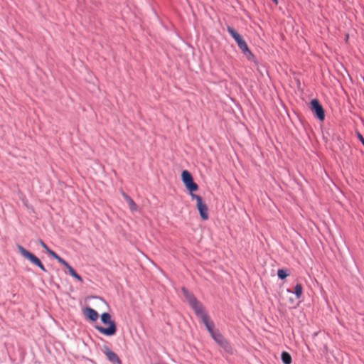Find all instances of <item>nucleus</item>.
<instances>
[{
	"instance_id": "nucleus-3",
	"label": "nucleus",
	"mask_w": 364,
	"mask_h": 364,
	"mask_svg": "<svg viewBox=\"0 0 364 364\" xmlns=\"http://www.w3.org/2000/svg\"><path fill=\"white\" fill-rule=\"evenodd\" d=\"M101 321L105 325H108L107 327L101 326H95V328L102 335L107 336H112L117 333V325L114 320L111 319L110 314L104 312L101 315Z\"/></svg>"
},
{
	"instance_id": "nucleus-20",
	"label": "nucleus",
	"mask_w": 364,
	"mask_h": 364,
	"mask_svg": "<svg viewBox=\"0 0 364 364\" xmlns=\"http://www.w3.org/2000/svg\"><path fill=\"white\" fill-rule=\"evenodd\" d=\"M272 1L277 5L278 4V0H272Z\"/></svg>"
},
{
	"instance_id": "nucleus-15",
	"label": "nucleus",
	"mask_w": 364,
	"mask_h": 364,
	"mask_svg": "<svg viewBox=\"0 0 364 364\" xmlns=\"http://www.w3.org/2000/svg\"><path fill=\"white\" fill-rule=\"evenodd\" d=\"M39 243L42 246V247L48 253L49 255H50L52 257H54L57 255L55 252L52 250L48 247V246L41 240H39Z\"/></svg>"
},
{
	"instance_id": "nucleus-9",
	"label": "nucleus",
	"mask_w": 364,
	"mask_h": 364,
	"mask_svg": "<svg viewBox=\"0 0 364 364\" xmlns=\"http://www.w3.org/2000/svg\"><path fill=\"white\" fill-rule=\"evenodd\" d=\"M202 322L205 325L207 331L210 333L211 338H213V336L216 334L220 333V332L218 329H215V323L210 318L209 316H204L203 318H201Z\"/></svg>"
},
{
	"instance_id": "nucleus-5",
	"label": "nucleus",
	"mask_w": 364,
	"mask_h": 364,
	"mask_svg": "<svg viewBox=\"0 0 364 364\" xmlns=\"http://www.w3.org/2000/svg\"><path fill=\"white\" fill-rule=\"evenodd\" d=\"M181 179L185 187L189 191L191 196V194H194L193 192L198 189V184L194 182L193 176L188 171L183 170L182 171Z\"/></svg>"
},
{
	"instance_id": "nucleus-12",
	"label": "nucleus",
	"mask_w": 364,
	"mask_h": 364,
	"mask_svg": "<svg viewBox=\"0 0 364 364\" xmlns=\"http://www.w3.org/2000/svg\"><path fill=\"white\" fill-rule=\"evenodd\" d=\"M122 195H123V197L124 198V199L129 203L130 209L132 210H136V205L134 203V201L133 200V199L131 197H129L127 194H126L124 193H123Z\"/></svg>"
},
{
	"instance_id": "nucleus-16",
	"label": "nucleus",
	"mask_w": 364,
	"mask_h": 364,
	"mask_svg": "<svg viewBox=\"0 0 364 364\" xmlns=\"http://www.w3.org/2000/svg\"><path fill=\"white\" fill-rule=\"evenodd\" d=\"M289 275V273L288 270L286 269H279L277 270V277L281 280L285 279Z\"/></svg>"
},
{
	"instance_id": "nucleus-4",
	"label": "nucleus",
	"mask_w": 364,
	"mask_h": 364,
	"mask_svg": "<svg viewBox=\"0 0 364 364\" xmlns=\"http://www.w3.org/2000/svg\"><path fill=\"white\" fill-rule=\"evenodd\" d=\"M17 247L19 252L24 258L28 259L33 264L39 267L42 271L46 272H47V269H46L45 266L43 265V264L38 257H37L35 255H33L28 250H26L23 246L20 245H18Z\"/></svg>"
},
{
	"instance_id": "nucleus-14",
	"label": "nucleus",
	"mask_w": 364,
	"mask_h": 364,
	"mask_svg": "<svg viewBox=\"0 0 364 364\" xmlns=\"http://www.w3.org/2000/svg\"><path fill=\"white\" fill-rule=\"evenodd\" d=\"M281 358L284 364H291V356L287 352H282L281 355Z\"/></svg>"
},
{
	"instance_id": "nucleus-8",
	"label": "nucleus",
	"mask_w": 364,
	"mask_h": 364,
	"mask_svg": "<svg viewBox=\"0 0 364 364\" xmlns=\"http://www.w3.org/2000/svg\"><path fill=\"white\" fill-rule=\"evenodd\" d=\"M213 339L217 344L223 349V350L228 355L234 353L233 348L230 342L220 333L213 336Z\"/></svg>"
},
{
	"instance_id": "nucleus-13",
	"label": "nucleus",
	"mask_w": 364,
	"mask_h": 364,
	"mask_svg": "<svg viewBox=\"0 0 364 364\" xmlns=\"http://www.w3.org/2000/svg\"><path fill=\"white\" fill-rule=\"evenodd\" d=\"M67 269L68 270V272L70 274V276H72L73 277L75 278L76 279H77L79 282H82V277L77 274L76 272V271L73 269V267H71L70 265L68 267V268H67Z\"/></svg>"
},
{
	"instance_id": "nucleus-7",
	"label": "nucleus",
	"mask_w": 364,
	"mask_h": 364,
	"mask_svg": "<svg viewBox=\"0 0 364 364\" xmlns=\"http://www.w3.org/2000/svg\"><path fill=\"white\" fill-rule=\"evenodd\" d=\"M191 197L193 200H196V208L201 219L207 220L208 219V209L206 203L203 201L202 197L196 194H191Z\"/></svg>"
},
{
	"instance_id": "nucleus-2",
	"label": "nucleus",
	"mask_w": 364,
	"mask_h": 364,
	"mask_svg": "<svg viewBox=\"0 0 364 364\" xmlns=\"http://www.w3.org/2000/svg\"><path fill=\"white\" fill-rule=\"evenodd\" d=\"M227 31L229 34L234 38L237 44V46L241 50L244 55L247 58V59L250 61L253 60L255 59V55L249 49L247 43L240 35V33L230 26H227Z\"/></svg>"
},
{
	"instance_id": "nucleus-17",
	"label": "nucleus",
	"mask_w": 364,
	"mask_h": 364,
	"mask_svg": "<svg viewBox=\"0 0 364 364\" xmlns=\"http://www.w3.org/2000/svg\"><path fill=\"white\" fill-rule=\"evenodd\" d=\"M302 290H303V288H302L301 284H297L294 287L293 294H295V296L297 299H299L302 295Z\"/></svg>"
},
{
	"instance_id": "nucleus-10",
	"label": "nucleus",
	"mask_w": 364,
	"mask_h": 364,
	"mask_svg": "<svg viewBox=\"0 0 364 364\" xmlns=\"http://www.w3.org/2000/svg\"><path fill=\"white\" fill-rule=\"evenodd\" d=\"M103 353L106 355L107 360L112 364H122V361L119 356L107 346H105Z\"/></svg>"
},
{
	"instance_id": "nucleus-1",
	"label": "nucleus",
	"mask_w": 364,
	"mask_h": 364,
	"mask_svg": "<svg viewBox=\"0 0 364 364\" xmlns=\"http://www.w3.org/2000/svg\"><path fill=\"white\" fill-rule=\"evenodd\" d=\"M181 291L197 316L201 319L204 316L208 315L201 302L197 299L192 292L189 291L186 287H182Z\"/></svg>"
},
{
	"instance_id": "nucleus-18",
	"label": "nucleus",
	"mask_w": 364,
	"mask_h": 364,
	"mask_svg": "<svg viewBox=\"0 0 364 364\" xmlns=\"http://www.w3.org/2000/svg\"><path fill=\"white\" fill-rule=\"evenodd\" d=\"M53 258L55 259L59 263L63 264L66 269L68 268V267L70 266V264L63 258L60 257L58 254L55 256H54Z\"/></svg>"
},
{
	"instance_id": "nucleus-19",
	"label": "nucleus",
	"mask_w": 364,
	"mask_h": 364,
	"mask_svg": "<svg viewBox=\"0 0 364 364\" xmlns=\"http://www.w3.org/2000/svg\"><path fill=\"white\" fill-rule=\"evenodd\" d=\"M287 292L290 293V294H293V290H291L290 289H287Z\"/></svg>"
},
{
	"instance_id": "nucleus-6",
	"label": "nucleus",
	"mask_w": 364,
	"mask_h": 364,
	"mask_svg": "<svg viewBox=\"0 0 364 364\" xmlns=\"http://www.w3.org/2000/svg\"><path fill=\"white\" fill-rule=\"evenodd\" d=\"M310 109L313 115L320 122L325 119V110L318 99H313L310 102Z\"/></svg>"
},
{
	"instance_id": "nucleus-11",
	"label": "nucleus",
	"mask_w": 364,
	"mask_h": 364,
	"mask_svg": "<svg viewBox=\"0 0 364 364\" xmlns=\"http://www.w3.org/2000/svg\"><path fill=\"white\" fill-rule=\"evenodd\" d=\"M84 314L91 321H95L98 318L97 311L91 307H86L84 310Z\"/></svg>"
}]
</instances>
